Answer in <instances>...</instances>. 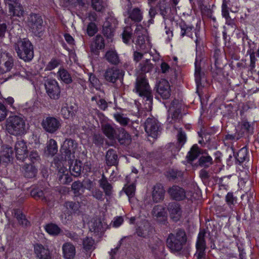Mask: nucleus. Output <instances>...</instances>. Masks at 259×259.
<instances>
[{
  "instance_id": "obj_40",
  "label": "nucleus",
  "mask_w": 259,
  "mask_h": 259,
  "mask_svg": "<svg viewBox=\"0 0 259 259\" xmlns=\"http://www.w3.org/2000/svg\"><path fill=\"white\" fill-rule=\"evenodd\" d=\"M105 58L111 64L116 65L120 62V59L115 50H110L106 52Z\"/></svg>"
},
{
  "instance_id": "obj_4",
  "label": "nucleus",
  "mask_w": 259,
  "mask_h": 259,
  "mask_svg": "<svg viewBox=\"0 0 259 259\" xmlns=\"http://www.w3.org/2000/svg\"><path fill=\"white\" fill-rule=\"evenodd\" d=\"M25 127L24 120L19 116H11L6 120V129L11 135L18 136L25 134Z\"/></svg>"
},
{
  "instance_id": "obj_35",
  "label": "nucleus",
  "mask_w": 259,
  "mask_h": 259,
  "mask_svg": "<svg viewBox=\"0 0 259 259\" xmlns=\"http://www.w3.org/2000/svg\"><path fill=\"white\" fill-rule=\"evenodd\" d=\"M215 132L213 129L210 128L206 130L202 131V130L198 132L199 136L201 138L198 140V143L201 145L205 144L206 143L209 142L210 140V136L214 135Z\"/></svg>"
},
{
  "instance_id": "obj_55",
  "label": "nucleus",
  "mask_w": 259,
  "mask_h": 259,
  "mask_svg": "<svg viewBox=\"0 0 259 259\" xmlns=\"http://www.w3.org/2000/svg\"><path fill=\"white\" fill-rule=\"evenodd\" d=\"M149 247L153 253H156L157 251H160L164 247L162 241L159 239L156 240L155 243H151Z\"/></svg>"
},
{
  "instance_id": "obj_52",
  "label": "nucleus",
  "mask_w": 259,
  "mask_h": 259,
  "mask_svg": "<svg viewBox=\"0 0 259 259\" xmlns=\"http://www.w3.org/2000/svg\"><path fill=\"white\" fill-rule=\"evenodd\" d=\"M212 163V159L208 155H202L198 159V164L200 166L203 167H208Z\"/></svg>"
},
{
  "instance_id": "obj_7",
  "label": "nucleus",
  "mask_w": 259,
  "mask_h": 259,
  "mask_svg": "<svg viewBox=\"0 0 259 259\" xmlns=\"http://www.w3.org/2000/svg\"><path fill=\"white\" fill-rule=\"evenodd\" d=\"M44 85L46 93L50 99L57 100L60 98L61 88L55 79L48 78L45 80Z\"/></svg>"
},
{
  "instance_id": "obj_62",
  "label": "nucleus",
  "mask_w": 259,
  "mask_h": 259,
  "mask_svg": "<svg viewBox=\"0 0 259 259\" xmlns=\"http://www.w3.org/2000/svg\"><path fill=\"white\" fill-rule=\"evenodd\" d=\"M29 159L32 164L35 165V163H39L40 160V156L36 151H32L29 156Z\"/></svg>"
},
{
  "instance_id": "obj_21",
  "label": "nucleus",
  "mask_w": 259,
  "mask_h": 259,
  "mask_svg": "<svg viewBox=\"0 0 259 259\" xmlns=\"http://www.w3.org/2000/svg\"><path fill=\"white\" fill-rule=\"evenodd\" d=\"M248 49L247 51V53L249 54L250 56L249 68L251 72H253L254 71L255 67V62L256 61L255 54L257 50L256 49L257 46L256 44L254 43L251 40L248 41Z\"/></svg>"
},
{
  "instance_id": "obj_51",
  "label": "nucleus",
  "mask_w": 259,
  "mask_h": 259,
  "mask_svg": "<svg viewBox=\"0 0 259 259\" xmlns=\"http://www.w3.org/2000/svg\"><path fill=\"white\" fill-rule=\"evenodd\" d=\"M201 154V149L197 144H194L191 147L188 152V158L190 160L193 161L196 159Z\"/></svg>"
},
{
  "instance_id": "obj_10",
  "label": "nucleus",
  "mask_w": 259,
  "mask_h": 259,
  "mask_svg": "<svg viewBox=\"0 0 259 259\" xmlns=\"http://www.w3.org/2000/svg\"><path fill=\"white\" fill-rule=\"evenodd\" d=\"M41 126L46 132L54 134L60 127L61 123L58 118L48 116L43 119Z\"/></svg>"
},
{
  "instance_id": "obj_60",
  "label": "nucleus",
  "mask_w": 259,
  "mask_h": 259,
  "mask_svg": "<svg viewBox=\"0 0 259 259\" xmlns=\"http://www.w3.org/2000/svg\"><path fill=\"white\" fill-rule=\"evenodd\" d=\"M157 7H158L160 10V14L164 18L167 15V11L168 9V8H167L165 1L160 0V3L157 5Z\"/></svg>"
},
{
  "instance_id": "obj_63",
  "label": "nucleus",
  "mask_w": 259,
  "mask_h": 259,
  "mask_svg": "<svg viewBox=\"0 0 259 259\" xmlns=\"http://www.w3.org/2000/svg\"><path fill=\"white\" fill-rule=\"evenodd\" d=\"M135 33H121L122 41L125 44H130L131 42H135L134 35Z\"/></svg>"
},
{
  "instance_id": "obj_12",
  "label": "nucleus",
  "mask_w": 259,
  "mask_h": 259,
  "mask_svg": "<svg viewBox=\"0 0 259 259\" xmlns=\"http://www.w3.org/2000/svg\"><path fill=\"white\" fill-rule=\"evenodd\" d=\"M223 55L220 49H216L214 50L213 56L211 59L214 61L215 70L211 67V71L213 79L217 77V76L222 73V69L223 66L222 64Z\"/></svg>"
},
{
  "instance_id": "obj_9",
  "label": "nucleus",
  "mask_w": 259,
  "mask_h": 259,
  "mask_svg": "<svg viewBox=\"0 0 259 259\" xmlns=\"http://www.w3.org/2000/svg\"><path fill=\"white\" fill-rule=\"evenodd\" d=\"M167 192L170 197V198L174 200L177 201H180L184 200L186 199L192 200L193 199H195V197L194 196V194L191 195L190 198L187 197V192L185 190L178 185H173L169 187L167 190ZM189 195V193L187 195Z\"/></svg>"
},
{
  "instance_id": "obj_39",
  "label": "nucleus",
  "mask_w": 259,
  "mask_h": 259,
  "mask_svg": "<svg viewBox=\"0 0 259 259\" xmlns=\"http://www.w3.org/2000/svg\"><path fill=\"white\" fill-rule=\"evenodd\" d=\"M8 7L10 12H12L13 16L19 17L23 16L25 13L23 7L18 2L14 4H9Z\"/></svg>"
},
{
  "instance_id": "obj_47",
  "label": "nucleus",
  "mask_w": 259,
  "mask_h": 259,
  "mask_svg": "<svg viewBox=\"0 0 259 259\" xmlns=\"http://www.w3.org/2000/svg\"><path fill=\"white\" fill-rule=\"evenodd\" d=\"M58 73L61 80L64 83L70 84L72 82L71 76L66 69L60 68Z\"/></svg>"
},
{
  "instance_id": "obj_13",
  "label": "nucleus",
  "mask_w": 259,
  "mask_h": 259,
  "mask_svg": "<svg viewBox=\"0 0 259 259\" xmlns=\"http://www.w3.org/2000/svg\"><path fill=\"white\" fill-rule=\"evenodd\" d=\"M124 73V71L122 69L115 67H112L107 69L105 73L104 77L107 81L114 83L118 79H122Z\"/></svg>"
},
{
  "instance_id": "obj_41",
  "label": "nucleus",
  "mask_w": 259,
  "mask_h": 259,
  "mask_svg": "<svg viewBox=\"0 0 259 259\" xmlns=\"http://www.w3.org/2000/svg\"><path fill=\"white\" fill-rule=\"evenodd\" d=\"M242 138L237 131L234 134H227L223 138L224 144L228 147H233V143Z\"/></svg>"
},
{
  "instance_id": "obj_57",
  "label": "nucleus",
  "mask_w": 259,
  "mask_h": 259,
  "mask_svg": "<svg viewBox=\"0 0 259 259\" xmlns=\"http://www.w3.org/2000/svg\"><path fill=\"white\" fill-rule=\"evenodd\" d=\"M114 118L115 120L122 126H126L129 122V119L124 117L122 114L116 113L114 114Z\"/></svg>"
},
{
  "instance_id": "obj_48",
  "label": "nucleus",
  "mask_w": 259,
  "mask_h": 259,
  "mask_svg": "<svg viewBox=\"0 0 259 259\" xmlns=\"http://www.w3.org/2000/svg\"><path fill=\"white\" fill-rule=\"evenodd\" d=\"M222 14L223 17L226 19V23L229 25L234 24V20L229 16V8L227 6L226 0H223L222 6Z\"/></svg>"
},
{
  "instance_id": "obj_26",
  "label": "nucleus",
  "mask_w": 259,
  "mask_h": 259,
  "mask_svg": "<svg viewBox=\"0 0 259 259\" xmlns=\"http://www.w3.org/2000/svg\"><path fill=\"white\" fill-rule=\"evenodd\" d=\"M153 215L162 223H164L167 219V212L165 208L162 205H155L152 211Z\"/></svg>"
},
{
  "instance_id": "obj_25",
  "label": "nucleus",
  "mask_w": 259,
  "mask_h": 259,
  "mask_svg": "<svg viewBox=\"0 0 259 259\" xmlns=\"http://www.w3.org/2000/svg\"><path fill=\"white\" fill-rule=\"evenodd\" d=\"M105 48V40L104 37L100 34L96 35L94 41L91 44V51L95 55H98L99 50Z\"/></svg>"
},
{
  "instance_id": "obj_15",
  "label": "nucleus",
  "mask_w": 259,
  "mask_h": 259,
  "mask_svg": "<svg viewBox=\"0 0 259 259\" xmlns=\"http://www.w3.org/2000/svg\"><path fill=\"white\" fill-rule=\"evenodd\" d=\"M156 93L163 99H167L171 95V90L168 81L161 79L156 85Z\"/></svg>"
},
{
  "instance_id": "obj_59",
  "label": "nucleus",
  "mask_w": 259,
  "mask_h": 259,
  "mask_svg": "<svg viewBox=\"0 0 259 259\" xmlns=\"http://www.w3.org/2000/svg\"><path fill=\"white\" fill-rule=\"evenodd\" d=\"M136 184L132 183L127 186L124 189V192L128 198H133L135 194Z\"/></svg>"
},
{
  "instance_id": "obj_50",
  "label": "nucleus",
  "mask_w": 259,
  "mask_h": 259,
  "mask_svg": "<svg viewBox=\"0 0 259 259\" xmlns=\"http://www.w3.org/2000/svg\"><path fill=\"white\" fill-rule=\"evenodd\" d=\"M225 202L231 209H232L237 203V197L234 195L233 192H229L225 196Z\"/></svg>"
},
{
  "instance_id": "obj_46",
  "label": "nucleus",
  "mask_w": 259,
  "mask_h": 259,
  "mask_svg": "<svg viewBox=\"0 0 259 259\" xmlns=\"http://www.w3.org/2000/svg\"><path fill=\"white\" fill-rule=\"evenodd\" d=\"M71 176L69 174V172L67 169L63 170L61 172L59 170L58 174V182L62 184H69L72 181Z\"/></svg>"
},
{
  "instance_id": "obj_5",
  "label": "nucleus",
  "mask_w": 259,
  "mask_h": 259,
  "mask_svg": "<svg viewBox=\"0 0 259 259\" xmlns=\"http://www.w3.org/2000/svg\"><path fill=\"white\" fill-rule=\"evenodd\" d=\"M46 186L44 182L41 181L34 185L30 191V195L32 197L36 200H41L46 203L50 207L54 205L55 199L52 195L48 196L45 194Z\"/></svg>"
},
{
  "instance_id": "obj_19",
  "label": "nucleus",
  "mask_w": 259,
  "mask_h": 259,
  "mask_svg": "<svg viewBox=\"0 0 259 259\" xmlns=\"http://www.w3.org/2000/svg\"><path fill=\"white\" fill-rule=\"evenodd\" d=\"M15 155L17 160L24 161L28 156L27 147L23 140L18 141L15 145Z\"/></svg>"
},
{
  "instance_id": "obj_24",
  "label": "nucleus",
  "mask_w": 259,
  "mask_h": 259,
  "mask_svg": "<svg viewBox=\"0 0 259 259\" xmlns=\"http://www.w3.org/2000/svg\"><path fill=\"white\" fill-rule=\"evenodd\" d=\"M165 175L169 181L178 182L184 178V172L177 168H169L166 170Z\"/></svg>"
},
{
  "instance_id": "obj_32",
  "label": "nucleus",
  "mask_w": 259,
  "mask_h": 259,
  "mask_svg": "<svg viewBox=\"0 0 259 259\" xmlns=\"http://www.w3.org/2000/svg\"><path fill=\"white\" fill-rule=\"evenodd\" d=\"M118 24L117 20L113 17L107 18L104 23L102 32H114Z\"/></svg>"
},
{
  "instance_id": "obj_3",
  "label": "nucleus",
  "mask_w": 259,
  "mask_h": 259,
  "mask_svg": "<svg viewBox=\"0 0 259 259\" xmlns=\"http://www.w3.org/2000/svg\"><path fill=\"white\" fill-rule=\"evenodd\" d=\"M14 47L17 56L25 62H30L33 59L34 47L28 38H19Z\"/></svg>"
},
{
  "instance_id": "obj_56",
  "label": "nucleus",
  "mask_w": 259,
  "mask_h": 259,
  "mask_svg": "<svg viewBox=\"0 0 259 259\" xmlns=\"http://www.w3.org/2000/svg\"><path fill=\"white\" fill-rule=\"evenodd\" d=\"M95 241L92 237H87L85 238L82 242L83 248L86 251H88L91 250Z\"/></svg>"
},
{
  "instance_id": "obj_18",
  "label": "nucleus",
  "mask_w": 259,
  "mask_h": 259,
  "mask_svg": "<svg viewBox=\"0 0 259 259\" xmlns=\"http://www.w3.org/2000/svg\"><path fill=\"white\" fill-rule=\"evenodd\" d=\"M34 252L38 259H53L52 254L47 246L37 243L34 244Z\"/></svg>"
},
{
  "instance_id": "obj_38",
  "label": "nucleus",
  "mask_w": 259,
  "mask_h": 259,
  "mask_svg": "<svg viewBox=\"0 0 259 259\" xmlns=\"http://www.w3.org/2000/svg\"><path fill=\"white\" fill-rule=\"evenodd\" d=\"M15 217L17 220L20 225L23 227L27 228L31 226V222L27 219L26 216L20 209L15 210Z\"/></svg>"
},
{
  "instance_id": "obj_37",
  "label": "nucleus",
  "mask_w": 259,
  "mask_h": 259,
  "mask_svg": "<svg viewBox=\"0 0 259 259\" xmlns=\"http://www.w3.org/2000/svg\"><path fill=\"white\" fill-rule=\"evenodd\" d=\"M149 33H141L137 36L135 41L138 49L144 50L146 48L147 44L149 42Z\"/></svg>"
},
{
  "instance_id": "obj_33",
  "label": "nucleus",
  "mask_w": 259,
  "mask_h": 259,
  "mask_svg": "<svg viewBox=\"0 0 259 259\" xmlns=\"http://www.w3.org/2000/svg\"><path fill=\"white\" fill-rule=\"evenodd\" d=\"M106 163L108 166L116 165L118 162L116 151L113 149H109L105 155Z\"/></svg>"
},
{
  "instance_id": "obj_53",
  "label": "nucleus",
  "mask_w": 259,
  "mask_h": 259,
  "mask_svg": "<svg viewBox=\"0 0 259 259\" xmlns=\"http://www.w3.org/2000/svg\"><path fill=\"white\" fill-rule=\"evenodd\" d=\"M8 57V60L4 63V68L1 67V75H3L5 73L10 71L14 66V58L11 56Z\"/></svg>"
},
{
  "instance_id": "obj_54",
  "label": "nucleus",
  "mask_w": 259,
  "mask_h": 259,
  "mask_svg": "<svg viewBox=\"0 0 259 259\" xmlns=\"http://www.w3.org/2000/svg\"><path fill=\"white\" fill-rule=\"evenodd\" d=\"M130 18L135 22H139L142 19V13L138 8H134L130 15Z\"/></svg>"
},
{
  "instance_id": "obj_64",
  "label": "nucleus",
  "mask_w": 259,
  "mask_h": 259,
  "mask_svg": "<svg viewBox=\"0 0 259 259\" xmlns=\"http://www.w3.org/2000/svg\"><path fill=\"white\" fill-rule=\"evenodd\" d=\"M102 0H92V5L94 9L98 12H101L104 8Z\"/></svg>"
},
{
  "instance_id": "obj_42",
  "label": "nucleus",
  "mask_w": 259,
  "mask_h": 259,
  "mask_svg": "<svg viewBox=\"0 0 259 259\" xmlns=\"http://www.w3.org/2000/svg\"><path fill=\"white\" fill-rule=\"evenodd\" d=\"M63 117L65 119L73 118L76 112V107L72 105H66L61 110Z\"/></svg>"
},
{
  "instance_id": "obj_23",
  "label": "nucleus",
  "mask_w": 259,
  "mask_h": 259,
  "mask_svg": "<svg viewBox=\"0 0 259 259\" xmlns=\"http://www.w3.org/2000/svg\"><path fill=\"white\" fill-rule=\"evenodd\" d=\"M165 190L162 184H156L153 188L152 197L154 202L157 203L162 201L164 198Z\"/></svg>"
},
{
  "instance_id": "obj_58",
  "label": "nucleus",
  "mask_w": 259,
  "mask_h": 259,
  "mask_svg": "<svg viewBox=\"0 0 259 259\" xmlns=\"http://www.w3.org/2000/svg\"><path fill=\"white\" fill-rule=\"evenodd\" d=\"M65 209L76 213L79 208V204L73 201H66L64 203Z\"/></svg>"
},
{
  "instance_id": "obj_34",
  "label": "nucleus",
  "mask_w": 259,
  "mask_h": 259,
  "mask_svg": "<svg viewBox=\"0 0 259 259\" xmlns=\"http://www.w3.org/2000/svg\"><path fill=\"white\" fill-rule=\"evenodd\" d=\"M102 131L104 135L110 140H115L117 128H114L109 123H105L102 125Z\"/></svg>"
},
{
  "instance_id": "obj_29",
  "label": "nucleus",
  "mask_w": 259,
  "mask_h": 259,
  "mask_svg": "<svg viewBox=\"0 0 259 259\" xmlns=\"http://www.w3.org/2000/svg\"><path fill=\"white\" fill-rule=\"evenodd\" d=\"M63 255L65 259H74L76 250L74 245L70 242H66L62 246Z\"/></svg>"
},
{
  "instance_id": "obj_20",
  "label": "nucleus",
  "mask_w": 259,
  "mask_h": 259,
  "mask_svg": "<svg viewBox=\"0 0 259 259\" xmlns=\"http://www.w3.org/2000/svg\"><path fill=\"white\" fill-rule=\"evenodd\" d=\"M1 163L6 165L12 163L14 159V151L11 147L8 145L1 146Z\"/></svg>"
},
{
  "instance_id": "obj_28",
  "label": "nucleus",
  "mask_w": 259,
  "mask_h": 259,
  "mask_svg": "<svg viewBox=\"0 0 259 259\" xmlns=\"http://www.w3.org/2000/svg\"><path fill=\"white\" fill-rule=\"evenodd\" d=\"M1 121L4 120L8 115L9 110L7 109L6 105H9L11 107L14 108L13 106L14 102V99L12 97H9L7 98H4L1 95Z\"/></svg>"
},
{
  "instance_id": "obj_45",
  "label": "nucleus",
  "mask_w": 259,
  "mask_h": 259,
  "mask_svg": "<svg viewBox=\"0 0 259 259\" xmlns=\"http://www.w3.org/2000/svg\"><path fill=\"white\" fill-rule=\"evenodd\" d=\"M205 232H200L198 235L196 243V250H205L206 248L205 240Z\"/></svg>"
},
{
  "instance_id": "obj_27",
  "label": "nucleus",
  "mask_w": 259,
  "mask_h": 259,
  "mask_svg": "<svg viewBox=\"0 0 259 259\" xmlns=\"http://www.w3.org/2000/svg\"><path fill=\"white\" fill-rule=\"evenodd\" d=\"M21 171L25 178H33L36 176L38 170L35 165L26 163L21 167Z\"/></svg>"
},
{
  "instance_id": "obj_17",
  "label": "nucleus",
  "mask_w": 259,
  "mask_h": 259,
  "mask_svg": "<svg viewBox=\"0 0 259 259\" xmlns=\"http://www.w3.org/2000/svg\"><path fill=\"white\" fill-rule=\"evenodd\" d=\"M28 23L32 29L42 32L44 26L41 16L39 14L31 13L28 17Z\"/></svg>"
},
{
  "instance_id": "obj_1",
  "label": "nucleus",
  "mask_w": 259,
  "mask_h": 259,
  "mask_svg": "<svg viewBox=\"0 0 259 259\" xmlns=\"http://www.w3.org/2000/svg\"><path fill=\"white\" fill-rule=\"evenodd\" d=\"M187 241V237L184 230L179 229L176 233H170L166 239L167 247L171 252L179 253L183 256L188 257L189 250L187 248H183Z\"/></svg>"
},
{
  "instance_id": "obj_6",
  "label": "nucleus",
  "mask_w": 259,
  "mask_h": 259,
  "mask_svg": "<svg viewBox=\"0 0 259 259\" xmlns=\"http://www.w3.org/2000/svg\"><path fill=\"white\" fill-rule=\"evenodd\" d=\"M233 150V156L235 158V164L237 165L239 168L241 167V171H248V162L250 159L249 153L248 148L246 146L239 149L237 152Z\"/></svg>"
},
{
  "instance_id": "obj_31",
  "label": "nucleus",
  "mask_w": 259,
  "mask_h": 259,
  "mask_svg": "<svg viewBox=\"0 0 259 259\" xmlns=\"http://www.w3.org/2000/svg\"><path fill=\"white\" fill-rule=\"evenodd\" d=\"M99 184L100 187L103 190L105 195L108 197L111 196L112 194L113 187L108 182L107 178L103 173L102 175L101 179L99 181Z\"/></svg>"
},
{
  "instance_id": "obj_2",
  "label": "nucleus",
  "mask_w": 259,
  "mask_h": 259,
  "mask_svg": "<svg viewBox=\"0 0 259 259\" xmlns=\"http://www.w3.org/2000/svg\"><path fill=\"white\" fill-rule=\"evenodd\" d=\"M134 91L141 98L144 109L147 110H151L153 95L148 79L145 77H137Z\"/></svg>"
},
{
  "instance_id": "obj_8",
  "label": "nucleus",
  "mask_w": 259,
  "mask_h": 259,
  "mask_svg": "<svg viewBox=\"0 0 259 259\" xmlns=\"http://www.w3.org/2000/svg\"><path fill=\"white\" fill-rule=\"evenodd\" d=\"M201 57L196 55L195 60V80L197 90L207 84L206 77L205 73L202 71L201 66Z\"/></svg>"
},
{
  "instance_id": "obj_61",
  "label": "nucleus",
  "mask_w": 259,
  "mask_h": 259,
  "mask_svg": "<svg viewBox=\"0 0 259 259\" xmlns=\"http://www.w3.org/2000/svg\"><path fill=\"white\" fill-rule=\"evenodd\" d=\"M104 138L99 134H95L93 137V142L97 147H101L104 143Z\"/></svg>"
},
{
  "instance_id": "obj_43",
  "label": "nucleus",
  "mask_w": 259,
  "mask_h": 259,
  "mask_svg": "<svg viewBox=\"0 0 259 259\" xmlns=\"http://www.w3.org/2000/svg\"><path fill=\"white\" fill-rule=\"evenodd\" d=\"M44 229L45 231L50 235L52 236H58L61 232V229L56 224L49 223L47 224Z\"/></svg>"
},
{
  "instance_id": "obj_30",
  "label": "nucleus",
  "mask_w": 259,
  "mask_h": 259,
  "mask_svg": "<svg viewBox=\"0 0 259 259\" xmlns=\"http://www.w3.org/2000/svg\"><path fill=\"white\" fill-rule=\"evenodd\" d=\"M237 131L239 135L241 138L251 133L253 131V127L250 122H248L247 120H242L237 128H235Z\"/></svg>"
},
{
  "instance_id": "obj_14",
  "label": "nucleus",
  "mask_w": 259,
  "mask_h": 259,
  "mask_svg": "<svg viewBox=\"0 0 259 259\" xmlns=\"http://www.w3.org/2000/svg\"><path fill=\"white\" fill-rule=\"evenodd\" d=\"M158 121L154 118H148L144 125V129L147 135L153 138H156L158 135L159 126Z\"/></svg>"
},
{
  "instance_id": "obj_22",
  "label": "nucleus",
  "mask_w": 259,
  "mask_h": 259,
  "mask_svg": "<svg viewBox=\"0 0 259 259\" xmlns=\"http://www.w3.org/2000/svg\"><path fill=\"white\" fill-rule=\"evenodd\" d=\"M115 141L117 140L120 145H128L131 141V135L123 128H117Z\"/></svg>"
},
{
  "instance_id": "obj_16",
  "label": "nucleus",
  "mask_w": 259,
  "mask_h": 259,
  "mask_svg": "<svg viewBox=\"0 0 259 259\" xmlns=\"http://www.w3.org/2000/svg\"><path fill=\"white\" fill-rule=\"evenodd\" d=\"M170 218L175 222L179 221L182 215V209L181 205L176 202L168 203L167 207Z\"/></svg>"
},
{
  "instance_id": "obj_49",
  "label": "nucleus",
  "mask_w": 259,
  "mask_h": 259,
  "mask_svg": "<svg viewBox=\"0 0 259 259\" xmlns=\"http://www.w3.org/2000/svg\"><path fill=\"white\" fill-rule=\"evenodd\" d=\"M71 188L75 196L79 197L84 192L83 185L82 183L79 181L73 182L71 185Z\"/></svg>"
},
{
  "instance_id": "obj_44",
  "label": "nucleus",
  "mask_w": 259,
  "mask_h": 259,
  "mask_svg": "<svg viewBox=\"0 0 259 259\" xmlns=\"http://www.w3.org/2000/svg\"><path fill=\"white\" fill-rule=\"evenodd\" d=\"M58 152V145L57 142L53 139L49 140L47 146L45 153L48 156H53Z\"/></svg>"
},
{
  "instance_id": "obj_11",
  "label": "nucleus",
  "mask_w": 259,
  "mask_h": 259,
  "mask_svg": "<svg viewBox=\"0 0 259 259\" xmlns=\"http://www.w3.org/2000/svg\"><path fill=\"white\" fill-rule=\"evenodd\" d=\"M77 148V143L71 139H66L61 148L62 155L66 160H70L74 157V153Z\"/></svg>"
},
{
  "instance_id": "obj_36",
  "label": "nucleus",
  "mask_w": 259,
  "mask_h": 259,
  "mask_svg": "<svg viewBox=\"0 0 259 259\" xmlns=\"http://www.w3.org/2000/svg\"><path fill=\"white\" fill-rule=\"evenodd\" d=\"M82 168V163L79 160H75L71 162L69 166L70 174L75 177H77L81 175Z\"/></svg>"
}]
</instances>
